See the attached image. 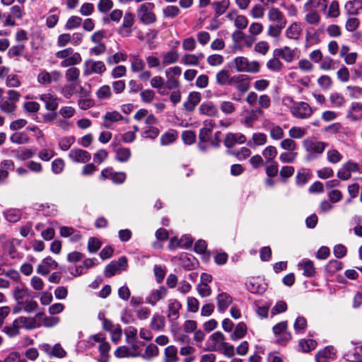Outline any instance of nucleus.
Here are the masks:
<instances>
[{
    "mask_svg": "<svg viewBox=\"0 0 362 362\" xmlns=\"http://www.w3.org/2000/svg\"><path fill=\"white\" fill-rule=\"evenodd\" d=\"M57 57L63 59L60 63L62 67L73 66L79 64L82 60L80 54L74 52L70 47L58 52Z\"/></svg>",
    "mask_w": 362,
    "mask_h": 362,
    "instance_id": "obj_3",
    "label": "nucleus"
},
{
    "mask_svg": "<svg viewBox=\"0 0 362 362\" xmlns=\"http://www.w3.org/2000/svg\"><path fill=\"white\" fill-rule=\"evenodd\" d=\"M269 134L274 140H280L284 136L283 129L279 125H273L270 128Z\"/></svg>",
    "mask_w": 362,
    "mask_h": 362,
    "instance_id": "obj_58",
    "label": "nucleus"
},
{
    "mask_svg": "<svg viewBox=\"0 0 362 362\" xmlns=\"http://www.w3.org/2000/svg\"><path fill=\"white\" fill-rule=\"evenodd\" d=\"M298 267L303 270V275L307 277H312L315 274V268L313 262L310 259H303L298 264Z\"/></svg>",
    "mask_w": 362,
    "mask_h": 362,
    "instance_id": "obj_34",
    "label": "nucleus"
},
{
    "mask_svg": "<svg viewBox=\"0 0 362 362\" xmlns=\"http://www.w3.org/2000/svg\"><path fill=\"white\" fill-rule=\"evenodd\" d=\"M177 348L174 345H169L164 349L163 362H178Z\"/></svg>",
    "mask_w": 362,
    "mask_h": 362,
    "instance_id": "obj_32",
    "label": "nucleus"
},
{
    "mask_svg": "<svg viewBox=\"0 0 362 362\" xmlns=\"http://www.w3.org/2000/svg\"><path fill=\"white\" fill-rule=\"evenodd\" d=\"M331 105L334 107H341L345 104V99L344 96L339 93H332L329 96Z\"/></svg>",
    "mask_w": 362,
    "mask_h": 362,
    "instance_id": "obj_49",
    "label": "nucleus"
},
{
    "mask_svg": "<svg viewBox=\"0 0 362 362\" xmlns=\"http://www.w3.org/2000/svg\"><path fill=\"white\" fill-rule=\"evenodd\" d=\"M168 295V289L165 286H160L152 290L146 298V303L155 306L158 301L163 300Z\"/></svg>",
    "mask_w": 362,
    "mask_h": 362,
    "instance_id": "obj_12",
    "label": "nucleus"
},
{
    "mask_svg": "<svg viewBox=\"0 0 362 362\" xmlns=\"http://www.w3.org/2000/svg\"><path fill=\"white\" fill-rule=\"evenodd\" d=\"M16 105L9 100H4L0 103V110L8 114L13 113L16 111Z\"/></svg>",
    "mask_w": 362,
    "mask_h": 362,
    "instance_id": "obj_64",
    "label": "nucleus"
},
{
    "mask_svg": "<svg viewBox=\"0 0 362 362\" xmlns=\"http://www.w3.org/2000/svg\"><path fill=\"white\" fill-rule=\"evenodd\" d=\"M40 349L49 357L64 358L66 355V351L62 348L60 344H56L51 346L48 344H42Z\"/></svg>",
    "mask_w": 362,
    "mask_h": 362,
    "instance_id": "obj_10",
    "label": "nucleus"
},
{
    "mask_svg": "<svg viewBox=\"0 0 362 362\" xmlns=\"http://www.w3.org/2000/svg\"><path fill=\"white\" fill-rule=\"evenodd\" d=\"M336 356V350L333 346H327L320 350L315 355L316 362H329L334 360Z\"/></svg>",
    "mask_w": 362,
    "mask_h": 362,
    "instance_id": "obj_19",
    "label": "nucleus"
},
{
    "mask_svg": "<svg viewBox=\"0 0 362 362\" xmlns=\"http://www.w3.org/2000/svg\"><path fill=\"white\" fill-rule=\"evenodd\" d=\"M30 138L28 135L23 132L13 133L10 136V141L16 144H25L29 142Z\"/></svg>",
    "mask_w": 362,
    "mask_h": 362,
    "instance_id": "obj_42",
    "label": "nucleus"
},
{
    "mask_svg": "<svg viewBox=\"0 0 362 362\" xmlns=\"http://www.w3.org/2000/svg\"><path fill=\"white\" fill-rule=\"evenodd\" d=\"M182 70L179 66L170 67L165 71L167 81L166 88L169 90L178 89L180 88V81L178 77L181 75Z\"/></svg>",
    "mask_w": 362,
    "mask_h": 362,
    "instance_id": "obj_6",
    "label": "nucleus"
},
{
    "mask_svg": "<svg viewBox=\"0 0 362 362\" xmlns=\"http://www.w3.org/2000/svg\"><path fill=\"white\" fill-rule=\"evenodd\" d=\"M230 5L229 0L215 1L212 3L211 6L215 11L216 17H218L223 14L228 9Z\"/></svg>",
    "mask_w": 362,
    "mask_h": 362,
    "instance_id": "obj_36",
    "label": "nucleus"
},
{
    "mask_svg": "<svg viewBox=\"0 0 362 362\" xmlns=\"http://www.w3.org/2000/svg\"><path fill=\"white\" fill-rule=\"evenodd\" d=\"M83 19L78 16H71L69 17L65 24L66 30H74L80 27Z\"/></svg>",
    "mask_w": 362,
    "mask_h": 362,
    "instance_id": "obj_48",
    "label": "nucleus"
},
{
    "mask_svg": "<svg viewBox=\"0 0 362 362\" xmlns=\"http://www.w3.org/2000/svg\"><path fill=\"white\" fill-rule=\"evenodd\" d=\"M218 310L223 313L228 307L232 303V297L226 293H221L216 297Z\"/></svg>",
    "mask_w": 362,
    "mask_h": 362,
    "instance_id": "obj_30",
    "label": "nucleus"
},
{
    "mask_svg": "<svg viewBox=\"0 0 362 362\" xmlns=\"http://www.w3.org/2000/svg\"><path fill=\"white\" fill-rule=\"evenodd\" d=\"M159 354V349L154 344H149L145 349L144 354L141 355L144 359H151L158 356Z\"/></svg>",
    "mask_w": 362,
    "mask_h": 362,
    "instance_id": "obj_45",
    "label": "nucleus"
},
{
    "mask_svg": "<svg viewBox=\"0 0 362 362\" xmlns=\"http://www.w3.org/2000/svg\"><path fill=\"white\" fill-rule=\"evenodd\" d=\"M264 112L260 108L252 109L249 111L244 118L243 124L247 127H252L253 123L256 122L260 116H262Z\"/></svg>",
    "mask_w": 362,
    "mask_h": 362,
    "instance_id": "obj_29",
    "label": "nucleus"
},
{
    "mask_svg": "<svg viewBox=\"0 0 362 362\" xmlns=\"http://www.w3.org/2000/svg\"><path fill=\"white\" fill-rule=\"evenodd\" d=\"M168 313L167 317L170 322L177 320L180 317V310L182 308V304L175 298H170L167 302Z\"/></svg>",
    "mask_w": 362,
    "mask_h": 362,
    "instance_id": "obj_13",
    "label": "nucleus"
},
{
    "mask_svg": "<svg viewBox=\"0 0 362 362\" xmlns=\"http://www.w3.org/2000/svg\"><path fill=\"white\" fill-rule=\"evenodd\" d=\"M198 110L200 115L209 117H215L218 115L217 106L211 101L202 103L199 105Z\"/></svg>",
    "mask_w": 362,
    "mask_h": 362,
    "instance_id": "obj_16",
    "label": "nucleus"
},
{
    "mask_svg": "<svg viewBox=\"0 0 362 362\" xmlns=\"http://www.w3.org/2000/svg\"><path fill=\"white\" fill-rule=\"evenodd\" d=\"M328 144L318 141L313 137L303 141V147L305 151V159L308 161L317 158L327 147Z\"/></svg>",
    "mask_w": 362,
    "mask_h": 362,
    "instance_id": "obj_1",
    "label": "nucleus"
},
{
    "mask_svg": "<svg viewBox=\"0 0 362 362\" xmlns=\"http://www.w3.org/2000/svg\"><path fill=\"white\" fill-rule=\"evenodd\" d=\"M131 151L129 148L121 147L116 151L115 158L120 163L127 162L131 157Z\"/></svg>",
    "mask_w": 362,
    "mask_h": 362,
    "instance_id": "obj_46",
    "label": "nucleus"
},
{
    "mask_svg": "<svg viewBox=\"0 0 362 362\" xmlns=\"http://www.w3.org/2000/svg\"><path fill=\"white\" fill-rule=\"evenodd\" d=\"M123 116L117 111L106 112L103 117V126L111 129L114 123L123 120Z\"/></svg>",
    "mask_w": 362,
    "mask_h": 362,
    "instance_id": "obj_20",
    "label": "nucleus"
},
{
    "mask_svg": "<svg viewBox=\"0 0 362 362\" xmlns=\"http://www.w3.org/2000/svg\"><path fill=\"white\" fill-rule=\"evenodd\" d=\"M80 76V70L74 66L69 68L65 72V78L67 82L76 83Z\"/></svg>",
    "mask_w": 362,
    "mask_h": 362,
    "instance_id": "obj_47",
    "label": "nucleus"
},
{
    "mask_svg": "<svg viewBox=\"0 0 362 362\" xmlns=\"http://www.w3.org/2000/svg\"><path fill=\"white\" fill-rule=\"evenodd\" d=\"M280 146L285 151H294L297 148V144L290 137L283 139L280 143Z\"/></svg>",
    "mask_w": 362,
    "mask_h": 362,
    "instance_id": "obj_63",
    "label": "nucleus"
},
{
    "mask_svg": "<svg viewBox=\"0 0 362 362\" xmlns=\"http://www.w3.org/2000/svg\"><path fill=\"white\" fill-rule=\"evenodd\" d=\"M30 296V290L23 284L17 285L13 290V297L17 305L23 304L24 298Z\"/></svg>",
    "mask_w": 362,
    "mask_h": 362,
    "instance_id": "obj_28",
    "label": "nucleus"
},
{
    "mask_svg": "<svg viewBox=\"0 0 362 362\" xmlns=\"http://www.w3.org/2000/svg\"><path fill=\"white\" fill-rule=\"evenodd\" d=\"M200 101V93L196 91L192 92L189 94L187 100L183 104L184 108L188 112H192Z\"/></svg>",
    "mask_w": 362,
    "mask_h": 362,
    "instance_id": "obj_25",
    "label": "nucleus"
},
{
    "mask_svg": "<svg viewBox=\"0 0 362 362\" xmlns=\"http://www.w3.org/2000/svg\"><path fill=\"white\" fill-rule=\"evenodd\" d=\"M226 18L230 22L233 23L235 27L238 30H243L248 25L247 18L240 14L236 9H232L228 12Z\"/></svg>",
    "mask_w": 362,
    "mask_h": 362,
    "instance_id": "obj_7",
    "label": "nucleus"
},
{
    "mask_svg": "<svg viewBox=\"0 0 362 362\" xmlns=\"http://www.w3.org/2000/svg\"><path fill=\"white\" fill-rule=\"evenodd\" d=\"M344 8L348 14L356 15L362 8V1L351 0L346 3Z\"/></svg>",
    "mask_w": 362,
    "mask_h": 362,
    "instance_id": "obj_39",
    "label": "nucleus"
},
{
    "mask_svg": "<svg viewBox=\"0 0 362 362\" xmlns=\"http://www.w3.org/2000/svg\"><path fill=\"white\" fill-rule=\"evenodd\" d=\"M327 160L333 164L339 163L342 159L341 154L336 149H331L327 152Z\"/></svg>",
    "mask_w": 362,
    "mask_h": 362,
    "instance_id": "obj_56",
    "label": "nucleus"
},
{
    "mask_svg": "<svg viewBox=\"0 0 362 362\" xmlns=\"http://www.w3.org/2000/svg\"><path fill=\"white\" fill-rule=\"evenodd\" d=\"M357 56L356 52H349L347 47H343L340 51V57H344L346 64L349 65L354 64L356 62Z\"/></svg>",
    "mask_w": 362,
    "mask_h": 362,
    "instance_id": "obj_43",
    "label": "nucleus"
},
{
    "mask_svg": "<svg viewBox=\"0 0 362 362\" xmlns=\"http://www.w3.org/2000/svg\"><path fill=\"white\" fill-rule=\"evenodd\" d=\"M216 82L221 86L228 85L230 80V75L227 71L221 70L216 75Z\"/></svg>",
    "mask_w": 362,
    "mask_h": 362,
    "instance_id": "obj_59",
    "label": "nucleus"
},
{
    "mask_svg": "<svg viewBox=\"0 0 362 362\" xmlns=\"http://www.w3.org/2000/svg\"><path fill=\"white\" fill-rule=\"evenodd\" d=\"M154 7V4L151 2H146L139 6L136 10V13L141 22L145 25L156 22V16L153 12Z\"/></svg>",
    "mask_w": 362,
    "mask_h": 362,
    "instance_id": "obj_2",
    "label": "nucleus"
},
{
    "mask_svg": "<svg viewBox=\"0 0 362 362\" xmlns=\"http://www.w3.org/2000/svg\"><path fill=\"white\" fill-rule=\"evenodd\" d=\"M177 138V134L175 132H168L160 136V144L163 146L169 145L173 143Z\"/></svg>",
    "mask_w": 362,
    "mask_h": 362,
    "instance_id": "obj_54",
    "label": "nucleus"
},
{
    "mask_svg": "<svg viewBox=\"0 0 362 362\" xmlns=\"http://www.w3.org/2000/svg\"><path fill=\"white\" fill-rule=\"evenodd\" d=\"M275 57H281L286 62H291L297 56L296 49H291L290 47H283L276 49L274 51Z\"/></svg>",
    "mask_w": 362,
    "mask_h": 362,
    "instance_id": "obj_23",
    "label": "nucleus"
},
{
    "mask_svg": "<svg viewBox=\"0 0 362 362\" xmlns=\"http://www.w3.org/2000/svg\"><path fill=\"white\" fill-rule=\"evenodd\" d=\"M298 153L296 152L287 151L280 154L279 159L284 163H291L296 159Z\"/></svg>",
    "mask_w": 362,
    "mask_h": 362,
    "instance_id": "obj_60",
    "label": "nucleus"
},
{
    "mask_svg": "<svg viewBox=\"0 0 362 362\" xmlns=\"http://www.w3.org/2000/svg\"><path fill=\"white\" fill-rule=\"evenodd\" d=\"M287 327H288V323L286 321L281 322L276 324L273 327V332L275 334H279L283 333L285 335V339L286 340H289V339H291V336L289 333H287L286 332Z\"/></svg>",
    "mask_w": 362,
    "mask_h": 362,
    "instance_id": "obj_51",
    "label": "nucleus"
},
{
    "mask_svg": "<svg viewBox=\"0 0 362 362\" xmlns=\"http://www.w3.org/2000/svg\"><path fill=\"white\" fill-rule=\"evenodd\" d=\"M134 24V16L130 12H126L123 17L122 25L118 28V33L122 37H128L132 33Z\"/></svg>",
    "mask_w": 362,
    "mask_h": 362,
    "instance_id": "obj_8",
    "label": "nucleus"
},
{
    "mask_svg": "<svg viewBox=\"0 0 362 362\" xmlns=\"http://www.w3.org/2000/svg\"><path fill=\"white\" fill-rule=\"evenodd\" d=\"M235 68L238 72L257 73L259 71V64L257 62H249L243 57H236L233 60Z\"/></svg>",
    "mask_w": 362,
    "mask_h": 362,
    "instance_id": "obj_4",
    "label": "nucleus"
},
{
    "mask_svg": "<svg viewBox=\"0 0 362 362\" xmlns=\"http://www.w3.org/2000/svg\"><path fill=\"white\" fill-rule=\"evenodd\" d=\"M100 178L102 180L111 179L113 183L119 185L124 182L127 175L124 172H115L111 168H107L101 171Z\"/></svg>",
    "mask_w": 362,
    "mask_h": 362,
    "instance_id": "obj_9",
    "label": "nucleus"
},
{
    "mask_svg": "<svg viewBox=\"0 0 362 362\" xmlns=\"http://www.w3.org/2000/svg\"><path fill=\"white\" fill-rule=\"evenodd\" d=\"M17 306H20V308H16L14 309L15 313L19 312L21 309H23L25 312L30 313L36 310L38 305L37 303L33 300H28L25 301H23V304L17 305Z\"/></svg>",
    "mask_w": 362,
    "mask_h": 362,
    "instance_id": "obj_40",
    "label": "nucleus"
},
{
    "mask_svg": "<svg viewBox=\"0 0 362 362\" xmlns=\"http://www.w3.org/2000/svg\"><path fill=\"white\" fill-rule=\"evenodd\" d=\"M268 20L278 25H286L287 20L283 13L277 8L272 7L268 11Z\"/></svg>",
    "mask_w": 362,
    "mask_h": 362,
    "instance_id": "obj_21",
    "label": "nucleus"
},
{
    "mask_svg": "<svg viewBox=\"0 0 362 362\" xmlns=\"http://www.w3.org/2000/svg\"><path fill=\"white\" fill-rule=\"evenodd\" d=\"M35 152L30 148H23L16 151V157L21 160H25L33 156Z\"/></svg>",
    "mask_w": 362,
    "mask_h": 362,
    "instance_id": "obj_62",
    "label": "nucleus"
},
{
    "mask_svg": "<svg viewBox=\"0 0 362 362\" xmlns=\"http://www.w3.org/2000/svg\"><path fill=\"white\" fill-rule=\"evenodd\" d=\"M317 342L313 339H301L299 347L303 352H309L315 349Z\"/></svg>",
    "mask_w": 362,
    "mask_h": 362,
    "instance_id": "obj_52",
    "label": "nucleus"
},
{
    "mask_svg": "<svg viewBox=\"0 0 362 362\" xmlns=\"http://www.w3.org/2000/svg\"><path fill=\"white\" fill-rule=\"evenodd\" d=\"M123 16V11L120 9L112 10L109 15L104 16L102 18V21L104 23H108L110 21L118 23L120 21Z\"/></svg>",
    "mask_w": 362,
    "mask_h": 362,
    "instance_id": "obj_41",
    "label": "nucleus"
},
{
    "mask_svg": "<svg viewBox=\"0 0 362 362\" xmlns=\"http://www.w3.org/2000/svg\"><path fill=\"white\" fill-rule=\"evenodd\" d=\"M346 117L352 122L362 120V103L353 102L347 111Z\"/></svg>",
    "mask_w": 362,
    "mask_h": 362,
    "instance_id": "obj_18",
    "label": "nucleus"
},
{
    "mask_svg": "<svg viewBox=\"0 0 362 362\" xmlns=\"http://www.w3.org/2000/svg\"><path fill=\"white\" fill-rule=\"evenodd\" d=\"M165 327V317L158 314H155L152 317L150 327L151 329L156 332H160L164 329Z\"/></svg>",
    "mask_w": 362,
    "mask_h": 362,
    "instance_id": "obj_33",
    "label": "nucleus"
},
{
    "mask_svg": "<svg viewBox=\"0 0 362 362\" xmlns=\"http://www.w3.org/2000/svg\"><path fill=\"white\" fill-rule=\"evenodd\" d=\"M290 111L293 117L301 119L310 117L313 113L312 107L305 102L294 103Z\"/></svg>",
    "mask_w": 362,
    "mask_h": 362,
    "instance_id": "obj_5",
    "label": "nucleus"
},
{
    "mask_svg": "<svg viewBox=\"0 0 362 362\" xmlns=\"http://www.w3.org/2000/svg\"><path fill=\"white\" fill-rule=\"evenodd\" d=\"M40 99L45 103L46 109L50 111H54L57 108L58 102L60 100L50 93L41 95Z\"/></svg>",
    "mask_w": 362,
    "mask_h": 362,
    "instance_id": "obj_24",
    "label": "nucleus"
},
{
    "mask_svg": "<svg viewBox=\"0 0 362 362\" xmlns=\"http://www.w3.org/2000/svg\"><path fill=\"white\" fill-rule=\"evenodd\" d=\"M84 65V74L88 76L93 74H102L106 70L105 64L100 61L89 59L85 62Z\"/></svg>",
    "mask_w": 362,
    "mask_h": 362,
    "instance_id": "obj_11",
    "label": "nucleus"
},
{
    "mask_svg": "<svg viewBox=\"0 0 362 362\" xmlns=\"http://www.w3.org/2000/svg\"><path fill=\"white\" fill-rule=\"evenodd\" d=\"M305 21L310 25H317L320 21V16L317 11H306Z\"/></svg>",
    "mask_w": 362,
    "mask_h": 362,
    "instance_id": "obj_53",
    "label": "nucleus"
},
{
    "mask_svg": "<svg viewBox=\"0 0 362 362\" xmlns=\"http://www.w3.org/2000/svg\"><path fill=\"white\" fill-rule=\"evenodd\" d=\"M114 6L113 1L112 0H99L97 4V8L99 13L107 15Z\"/></svg>",
    "mask_w": 362,
    "mask_h": 362,
    "instance_id": "obj_44",
    "label": "nucleus"
},
{
    "mask_svg": "<svg viewBox=\"0 0 362 362\" xmlns=\"http://www.w3.org/2000/svg\"><path fill=\"white\" fill-rule=\"evenodd\" d=\"M326 0H308L303 6L305 11H324L327 8Z\"/></svg>",
    "mask_w": 362,
    "mask_h": 362,
    "instance_id": "obj_31",
    "label": "nucleus"
},
{
    "mask_svg": "<svg viewBox=\"0 0 362 362\" xmlns=\"http://www.w3.org/2000/svg\"><path fill=\"white\" fill-rule=\"evenodd\" d=\"M98 98L100 100L109 99L112 95L110 87L107 85L101 86L96 92Z\"/></svg>",
    "mask_w": 362,
    "mask_h": 362,
    "instance_id": "obj_61",
    "label": "nucleus"
},
{
    "mask_svg": "<svg viewBox=\"0 0 362 362\" xmlns=\"http://www.w3.org/2000/svg\"><path fill=\"white\" fill-rule=\"evenodd\" d=\"M246 141L245 136L241 133H228L224 139L226 147L230 148L236 144H244Z\"/></svg>",
    "mask_w": 362,
    "mask_h": 362,
    "instance_id": "obj_22",
    "label": "nucleus"
},
{
    "mask_svg": "<svg viewBox=\"0 0 362 362\" xmlns=\"http://www.w3.org/2000/svg\"><path fill=\"white\" fill-rule=\"evenodd\" d=\"M262 156L266 159V163L275 161L274 158L277 156V150L274 146H268L263 150Z\"/></svg>",
    "mask_w": 362,
    "mask_h": 362,
    "instance_id": "obj_50",
    "label": "nucleus"
},
{
    "mask_svg": "<svg viewBox=\"0 0 362 362\" xmlns=\"http://www.w3.org/2000/svg\"><path fill=\"white\" fill-rule=\"evenodd\" d=\"M58 267V263L51 257L45 258L37 266V272L41 275L45 276L52 269Z\"/></svg>",
    "mask_w": 362,
    "mask_h": 362,
    "instance_id": "obj_15",
    "label": "nucleus"
},
{
    "mask_svg": "<svg viewBox=\"0 0 362 362\" xmlns=\"http://www.w3.org/2000/svg\"><path fill=\"white\" fill-rule=\"evenodd\" d=\"M306 134V130L300 127H293L288 132V135L291 139H300Z\"/></svg>",
    "mask_w": 362,
    "mask_h": 362,
    "instance_id": "obj_57",
    "label": "nucleus"
},
{
    "mask_svg": "<svg viewBox=\"0 0 362 362\" xmlns=\"http://www.w3.org/2000/svg\"><path fill=\"white\" fill-rule=\"evenodd\" d=\"M69 158L74 163H84L90 160L91 155L85 150L74 148L69 151Z\"/></svg>",
    "mask_w": 362,
    "mask_h": 362,
    "instance_id": "obj_14",
    "label": "nucleus"
},
{
    "mask_svg": "<svg viewBox=\"0 0 362 362\" xmlns=\"http://www.w3.org/2000/svg\"><path fill=\"white\" fill-rule=\"evenodd\" d=\"M17 319L21 328H24L27 330H32L41 326L40 323L36 320V317L21 316Z\"/></svg>",
    "mask_w": 362,
    "mask_h": 362,
    "instance_id": "obj_27",
    "label": "nucleus"
},
{
    "mask_svg": "<svg viewBox=\"0 0 362 362\" xmlns=\"http://www.w3.org/2000/svg\"><path fill=\"white\" fill-rule=\"evenodd\" d=\"M302 28L300 23H291L286 30V35L290 39L297 40L301 34Z\"/></svg>",
    "mask_w": 362,
    "mask_h": 362,
    "instance_id": "obj_35",
    "label": "nucleus"
},
{
    "mask_svg": "<svg viewBox=\"0 0 362 362\" xmlns=\"http://www.w3.org/2000/svg\"><path fill=\"white\" fill-rule=\"evenodd\" d=\"M178 59V54L175 51H170L163 56L162 64L167 66L176 62Z\"/></svg>",
    "mask_w": 362,
    "mask_h": 362,
    "instance_id": "obj_55",
    "label": "nucleus"
},
{
    "mask_svg": "<svg viewBox=\"0 0 362 362\" xmlns=\"http://www.w3.org/2000/svg\"><path fill=\"white\" fill-rule=\"evenodd\" d=\"M247 326L246 325L241 322H239L235 328L233 332L230 334V339L233 341H238L242 338H243L246 334H247Z\"/></svg>",
    "mask_w": 362,
    "mask_h": 362,
    "instance_id": "obj_38",
    "label": "nucleus"
},
{
    "mask_svg": "<svg viewBox=\"0 0 362 362\" xmlns=\"http://www.w3.org/2000/svg\"><path fill=\"white\" fill-rule=\"evenodd\" d=\"M20 329L21 326L16 318L11 325L5 326L3 328V332L9 337H15L20 334Z\"/></svg>",
    "mask_w": 362,
    "mask_h": 362,
    "instance_id": "obj_37",
    "label": "nucleus"
},
{
    "mask_svg": "<svg viewBox=\"0 0 362 362\" xmlns=\"http://www.w3.org/2000/svg\"><path fill=\"white\" fill-rule=\"evenodd\" d=\"M214 126V122L211 119L204 122V127L200 129L199 133V140L201 142H208L210 141Z\"/></svg>",
    "mask_w": 362,
    "mask_h": 362,
    "instance_id": "obj_17",
    "label": "nucleus"
},
{
    "mask_svg": "<svg viewBox=\"0 0 362 362\" xmlns=\"http://www.w3.org/2000/svg\"><path fill=\"white\" fill-rule=\"evenodd\" d=\"M60 94L66 99L71 98L74 94L78 93V83H70L59 87Z\"/></svg>",
    "mask_w": 362,
    "mask_h": 362,
    "instance_id": "obj_26",
    "label": "nucleus"
}]
</instances>
